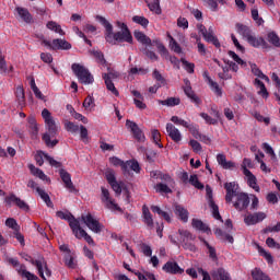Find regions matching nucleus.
<instances>
[{
    "label": "nucleus",
    "mask_w": 280,
    "mask_h": 280,
    "mask_svg": "<svg viewBox=\"0 0 280 280\" xmlns=\"http://www.w3.org/2000/svg\"><path fill=\"white\" fill-rule=\"evenodd\" d=\"M63 126L68 132H78L80 130V127L69 120H65Z\"/></svg>",
    "instance_id": "obj_59"
},
{
    "label": "nucleus",
    "mask_w": 280,
    "mask_h": 280,
    "mask_svg": "<svg viewBox=\"0 0 280 280\" xmlns=\"http://www.w3.org/2000/svg\"><path fill=\"white\" fill-rule=\"evenodd\" d=\"M81 220L93 233H102L104 231V225L91 213L82 214Z\"/></svg>",
    "instance_id": "obj_6"
},
{
    "label": "nucleus",
    "mask_w": 280,
    "mask_h": 280,
    "mask_svg": "<svg viewBox=\"0 0 280 280\" xmlns=\"http://www.w3.org/2000/svg\"><path fill=\"white\" fill-rule=\"evenodd\" d=\"M8 262L11 264V266H13L16 271L19 272V275L21 277H24V279L27 280H38V277L32 275L30 271H27L25 269V266L19 264V260L16 258H8Z\"/></svg>",
    "instance_id": "obj_9"
},
{
    "label": "nucleus",
    "mask_w": 280,
    "mask_h": 280,
    "mask_svg": "<svg viewBox=\"0 0 280 280\" xmlns=\"http://www.w3.org/2000/svg\"><path fill=\"white\" fill-rule=\"evenodd\" d=\"M154 189L158 194H172V188L162 183L156 184Z\"/></svg>",
    "instance_id": "obj_51"
},
{
    "label": "nucleus",
    "mask_w": 280,
    "mask_h": 280,
    "mask_svg": "<svg viewBox=\"0 0 280 280\" xmlns=\"http://www.w3.org/2000/svg\"><path fill=\"white\" fill-rule=\"evenodd\" d=\"M205 75L208 78L209 85L214 91V93L217 95L221 96L222 95V90L220 89V85H218V83L215 81L211 80V78H209L207 72H205Z\"/></svg>",
    "instance_id": "obj_54"
},
{
    "label": "nucleus",
    "mask_w": 280,
    "mask_h": 280,
    "mask_svg": "<svg viewBox=\"0 0 280 280\" xmlns=\"http://www.w3.org/2000/svg\"><path fill=\"white\" fill-rule=\"evenodd\" d=\"M213 113H214V117H217V118H212L207 113H201L200 117L202 119H205L206 124H209L210 126H215V125H218V119H220V112L214 110Z\"/></svg>",
    "instance_id": "obj_33"
},
{
    "label": "nucleus",
    "mask_w": 280,
    "mask_h": 280,
    "mask_svg": "<svg viewBox=\"0 0 280 280\" xmlns=\"http://www.w3.org/2000/svg\"><path fill=\"white\" fill-rule=\"evenodd\" d=\"M246 42L250 47H255L256 49H259V47H264L266 45V39L261 36H256L255 34L250 33V35L246 38Z\"/></svg>",
    "instance_id": "obj_22"
},
{
    "label": "nucleus",
    "mask_w": 280,
    "mask_h": 280,
    "mask_svg": "<svg viewBox=\"0 0 280 280\" xmlns=\"http://www.w3.org/2000/svg\"><path fill=\"white\" fill-rule=\"evenodd\" d=\"M57 218H60V220H67L69 222V226L77 240H85L88 244H94L93 237L80 226V221L78 219H74L71 212L69 211H57L56 213Z\"/></svg>",
    "instance_id": "obj_2"
},
{
    "label": "nucleus",
    "mask_w": 280,
    "mask_h": 280,
    "mask_svg": "<svg viewBox=\"0 0 280 280\" xmlns=\"http://www.w3.org/2000/svg\"><path fill=\"white\" fill-rule=\"evenodd\" d=\"M171 121L173 124H175L176 126H183V128H186L187 126H189L188 121H186L185 119L179 118L178 116H173L171 118Z\"/></svg>",
    "instance_id": "obj_64"
},
{
    "label": "nucleus",
    "mask_w": 280,
    "mask_h": 280,
    "mask_svg": "<svg viewBox=\"0 0 280 280\" xmlns=\"http://www.w3.org/2000/svg\"><path fill=\"white\" fill-rule=\"evenodd\" d=\"M167 37L170 38V48L172 49V51H175V54H182L183 52V48H180V45H178V43L176 42V39H174V37H172V35L167 34Z\"/></svg>",
    "instance_id": "obj_45"
},
{
    "label": "nucleus",
    "mask_w": 280,
    "mask_h": 280,
    "mask_svg": "<svg viewBox=\"0 0 280 280\" xmlns=\"http://www.w3.org/2000/svg\"><path fill=\"white\" fill-rule=\"evenodd\" d=\"M42 117L46 124V128L48 129L49 135L55 137L56 132H58V126H56V120H54L51 112H49L47 108H44L42 112Z\"/></svg>",
    "instance_id": "obj_8"
},
{
    "label": "nucleus",
    "mask_w": 280,
    "mask_h": 280,
    "mask_svg": "<svg viewBox=\"0 0 280 280\" xmlns=\"http://www.w3.org/2000/svg\"><path fill=\"white\" fill-rule=\"evenodd\" d=\"M191 226H192V229H196L197 231H202L203 233L211 231V230H209V226H207V224H205L199 219H192Z\"/></svg>",
    "instance_id": "obj_38"
},
{
    "label": "nucleus",
    "mask_w": 280,
    "mask_h": 280,
    "mask_svg": "<svg viewBox=\"0 0 280 280\" xmlns=\"http://www.w3.org/2000/svg\"><path fill=\"white\" fill-rule=\"evenodd\" d=\"M73 73L77 75L81 84H93V74L84 66L80 63H73L71 67Z\"/></svg>",
    "instance_id": "obj_4"
},
{
    "label": "nucleus",
    "mask_w": 280,
    "mask_h": 280,
    "mask_svg": "<svg viewBox=\"0 0 280 280\" xmlns=\"http://www.w3.org/2000/svg\"><path fill=\"white\" fill-rule=\"evenodd\" d=\"M159 104L162 106H178V104H180V98L170 97L164 101H159Z\"/></svg>",
    "instance_id": "obj_50"
},
{
    "label": "nucleus",
    "mask_w": 280,
    "mask_h": 280,
    "mask_svg": "<svg viewBox=\"0 0 280 280\" xmlns=\"http://www.w3.org/2000/svg\"><path fill=\"white\" fill-rule=\"evenodd\" d=\"M14 67L10 66L8 67V63L5 62V58H3V55H0V73L2 75H5L10 73V71H13Z\"/></svg>",
    "instance_id": "obj_40"
},
{
    "label": "nucleus",
    "mask_w": 280,
    "mask_h": 280,
    "mask_svg": "<svg viewBox=\"0 0 280 280\" xmlns=\"http://www.w3.org/2000/svg\"><path fill=\"white\" fill-rule=\"evenodd\" d=\"M151 211H153V213H158V215H161V218H163L166 222H172V217L170 213L161 210L158 206H151Z\"/></svg>",
    "instance_id": "obj_42"
},
{
    "label": "nucleus",
    "mask_w": 280,
    "mask_h": 280,
    "mask_svg": "<svg viewBox=\"0 0 280 280\" xmlns=\"http://www.w3.org/2000/svg\"><path fill=\"white\" fill-rule=\"evenodd\" d=\"M47 30H50V32H55V34H59V36H65V31L62 30V26L58 24L55 21H49L46 24Z\"/></svg>",
    "instance_id": "obj_34"
},
{
    "label": "nucleus",
    "mask_w": 280,
    "mask_h": 280,
    "mask_svg": "<svg viewBox=\"0 0 280 280\" xmlns=\"http://www.w3.org/2000/svg\"><path fill=\"white\" fill-rule=\"evenodd\" d=\"M254 85L258 90V95H260V97H264V100H268L270 94L268 93V90L266 89V84H264V82H261V80L255 79Z\"/></svg>",
    "instance_id": "obj_28"
},
{
    "label": "nucleus",
    "mask_w": 280,
    "mask_h": 280,
    "mask_svg": "<svg viewBox=\"0 0 280 280\" xmlns=\"http://www.w3.org/2000/svg\"><path fill=\"white\" fill-rule=\"evenodd\" d=\"M7 205H16L19 209L22 211H30V206L27 202L23 201L21 198L16 197L15 195H10L5 198Z\"/></svg>",
    "instance_id": "obj_20"
},
{
    "label": "nucleus",
    "mask_w": 280,
    "mask_h": 280,
    "mask_svg": "<svg viewBox=\"0 0 280 280\" xmlns=\"http://www.w3.org/2000/svg\"><path fill=\"white\" fill-rule=\"evenodd\" d=\"M197 27H198L200 34L203 36L205 40H207V43H212V45H214V47L220 49V40H218V37H215V35H213V31H211V28L209 31H207V27H205V25H202V24H199Z\"/></svg>",
    "instance_id": "obj_10"
},
{
    "label": "nucleus",
    "mask_w": 280,
    "mask_h": 280,
    "mask_svg": "<svg viewBox=\"0 0 280 280\" xmlns=\"http://www.w3.org/2000/svg\"><path fill=\"white\" fill-rule=\"evenodd\" d=\"M15 97L20 106H25V90L23 85H18L15 89Z\"/></svg>",
    "instance_id": "obj_35"
},
{
    "label": "nucleus",
    "mask_w": 280,
    "mask_h": 280,
    "mask_svg": "<svg viewBox=\"0 0 280 280\" xmlns=\"http://www.w3.org/2000/svg\"><path fill=\"white\" fill-rule=\"evenodd\" d=\"M36 191L42 200L46 202L47 207H54V203L51 202V199L49 198V195L47 192H45L40 187H37Z\"/></svg>",
    "instance_id": "obj_47"
},
{
    "label": "nucleus",
    "mask_w": 280,
    "mask_h": 280,
    "mask_svg": "<svg viewBox=\"0 0 280 280\" xmlns=\"http://www.w3.org/2000/svg\"><path fill=\"white\" fill-rule=\"evenodd\" d=\"M162 270L168 275H183V272H185V269L180 268L176 261H167L162 267Z\"/></svg>",
    "instance_id": "obj_19"
},
{
    "label": "nucleus",
    "mask_w": 280,
    "mask_h": 280,
    "mask_svg": "<svg viewBox=\"0 0 280 280\" xmlns=\"http://www.w3.org/2000/svg\"><path fill=\"white\" fill-rule=\"evenodd\" d=\"M267 40L270 43V45H273V47H280V38L279 35L275 32H270L267 34Z\"/></svg>",
    "instance_id": "obj_43"
},
{
    "label": "nucleus",
    "mask_w": 280,
    "mask_h": 280,
    "mask_svg": "<svg viewBox=\"0 0 280 280\" xmlns=\"http://www.w3.org/2000/svg\"><path fill=\"white\" fill-rule=\"evenodd\" d=\"M186 128L189 130L190 133H192L195 139H200V131L198 130V126L188 122V126Z\"/></svg>",
    "instance_id": "obj_63"
},
{
    "label": "nucleus",
    "mask_w": 280,
    "mask_h": 280,
    "mask_svg": "<svg viewBox=\"0 0 280 280\" xmlns=\"http://www.w3.org/2000/svg\"><path fill=\"white\" fill-rule=\"evenodd\" d=\"M42 45L47 47V49L58 50V49H71V44L66 39H54L52 42L42 38Z\"/></svg>",
    "instance_id": "obj_7"
},
{
    "label": "nucleus",
    "mask_w": 280,
    "mask_h": 280,
    "mask_svg": "<svg viewBox=\"0 0 280 280\" xmlns=\"http://www.w3.org/2000/svg\"><path fill=\"white\" fill-rule=\"evenodd\" d=\"M254 167H255V163H253L252 159L245 158L243 160V163L241 165L243 174H246V172H250L249 170H253Z\"/></svg>",
    "instance_id": "obj_48"
},
{
    "label": "nucleus",
    "mask_w": 280,
    "mask_h": 280,
    "mask_svg": "<svg viewBox=\"0 0 280 280\" xmlns=\"http://www.w3.org/2000/svg\"><path fill=\"white\" fill-rule=\"evenodd\" d=\"M166 132L175 143H180L183 141V133H180V130H178L172 122L166 124Z\"/></svg>",
    "instance_id": "obj_16"
},
{
    "label": "nucleus",
    "mask_w": 280,
    "mask_h": 280,
    "mask_svg": "<svg viewBox=\"0 0 280 280\" xmlns=\"http://www.w3.org/2000/svg\"><path fill=\"white\" fill-rule=\"evenodd\" d=\"M105 178L107 180V183L109 185H113V183H116L117 182V178L115 177V171L108 168L106 172H105Z\"/></svg>",
    "instance_id": "obj_61"
},
{
    "label": "nucleus",
    "mask_w": 280,
    "mask_h": 280,
    "mask_svg": "<svg viewBox=\"0 0 280 280\" xmlns=\"http://www.w3.org/2000/svg\"><path fill=\"white\" fill-rule=\"evenodd\" d=\"M33 264L34 266H36L38 270V275L39 277L43 278V280H47L46 277H51V270H49V267H47V261H45V259L42 258V259L35 260Z\"/></svg>",
    "instance_id": "obj_15"
},
{
    "label": "nucleus",
    "mask_w": 280,
    "mask_h": 280,
    "mask_svg": "<svg viewBox=\"0 0 280 280\" xmlns=\"http://www.w3.org/2000/svg\"><path fill=\"white\" fill-rule=\"evenodd\" d=\"M132 172H135V174H141V166L139 165V162L136 160L126 161L122 174L125 176H132Z\"/></svg>",
    "instance_id": "obj_12"
},
{
    "label": "nucleus",
    "mask_w": 280,
    "mask_h": 280,
    "mask_svg": "<svg viewBox=\"0 0 280 280\" xmlns=\"http://www.w3.org/2000/svg\"><path fill=\"white\" fill-rule=\"evenodd\" d=\"M185 93L187 97L195 102V104H200V98L194 93L190 86L185 88Z\"/></svg>",
    "instance_id": "obj_57"
},
{
    "label": "nucleus",
    "mask_w": 280,
    "mask_h": 280,
    "mask_svg": "<svg viewBox=\"0 0 280 280\" xmlns=\"http://www.w3.org/2000/svg\"><path fill=\"white\" fill-rule=\"evenodd\" d=\"M83 108L91 113L93 108H95V98L93 96L89 95L84 101H83Z\"/></svg>",
    "instance_id": "obj_46"
},
{
    "label": "nucleus",
    "mask_w": 280,
    "mask_h": 280,
    "mask_svg": "<svg viewBox=\"0 0 280 280\" xmlns=\"http://www.w3.org/2000/svg\"><path fill=\"white\" fill-rule=\"evenodd\" d=\"M59 175L68 191H70L71 194L78 191V189H75V186L73 185V182L71 180V174H69V172L60 170Z\"/></svg>",
    "instance_id": "obj_18"
},
{
    "label": "nucleus",
    "mask_w": 280,
    "mask_h": 280,
    "mask_svg": "<svg viewBox=\"0 0 280 280\" xmlns=\"http://www.w3.org/2000/svg\"><path fill=\"white\" fill-rule=\"evenodd\" d=\"M217 162L223 170H235L237 167L233 161H226V155L222 153L217 155Z\"/></svg>",
    "instance_id": "obj_23"
},
{
    "label": "nucleus",
    "mask_w": 280,
    "mask_h": 280,
    "mask_svg": "<svg viewBox=\"0 0 280 280\" xmlns=\"http://www.w3.org/2000/svg\"><path fill=\"white\" fill-rule=\"evenodd\" d=\"M113 77V73L103 74V80L105 81L106 88L113 93V95L119 96V91H117V88H115V84L113 81H110V78Z\"/></svg>",
    "instance_id": "obj_31"
},
{
    "label": "nucleus",
    "mask_w": 280,
    "mask_h": 280,
    "mask_svg": "<svg viewBox=\"0 0 280 280\" xmlns=\"http://www.w3.org/2000/svg\"><path fill=\"white\" fill-rule=\"evenodd\" d=\"M262 150H265L266 154H269L271 161H277V154L270 144L267 142L262 143Z\"/></svg>",
    "instance_id": "obj_56"
},
{
    "label": "nucleus",
    "mask_w": 280,
    "mask_h": 280,
    "mask_svg": "<svg viewBox=\"0 0 280 280\" xmlns=\"http://www.w3.org/2000/svg\"><path fill=\"white\" fill-rule=\"evenodd\" d=\"M142 218L148 229H154V219L152 218V213L150 212L148 206L142 207Z\"/></svg>",
    "instance_id": "obj_25"
},
{
    "label": "nucleus",
    "mask_w": 280,
    "mask_h": 280,
    "mask_svg": "<svg viewBox=\"0 0 280 280\" xmlns=\"http://www.w3.org/2000/svg\"><path fill=\"white\" fill-rule=\"evenodd\" d=\"M96 21H98L101 25L105 26V38L109 45H115L116 43H129V45H132V34H130V30H128V25H126V23L117 22V27H119L121 32L113 33V25L108 23L106 18L98 15L96 16Z\"/></svg>",
    "instance_id": "obj_1"
},
{
    "label": "nucleus",
    "mask_w": 280,
    "mask_h": 280,
    "mask_svg": "<svg viewBox=\"0 0 280 280\" xmlns=\"http://www.w3.org/2000/svg\"><path fill=\"white\" fill-rule=\"evenodd\" d=\"M132 22L137 23V25H141V27H148L150 25V21L145 16L135 15L132 18Z\"/></svg>",
    "instance_id": "obj_49"
},
{
    "label": "nucleus",
    "mask_w": 280,
    "mask_h": 280,
    "mask_svg": "<svg viewBox=\"0 0 280 280\" xmlns=\"http://www.w3.org/2000/svg\"><path fill=\"white\" fill-rule=\"evenodd\" d=\"M131 94L133 95V104L140 109V110H145L148 108V105L143 103V95L140 94L139 91L132 90Z\"/></svg>",
    "instance_id": "obj_26"
},
{
    "label": "nucleus",
    "mask_w": 280,
    "mask_h": 280,
    "mask_svg": "<svg viewBox=\"0 0 280 280\" xmlns=\"http://www.w3.org/2000/svg\"><path fill=\"white\" fill-rule=\"evenodd\" d=\"M171 244L175 246H183L185 250H190L191 253H196V245L194 242L196 241V235L191 234L189 230L179 229L177 234H173L168 236Z\"/></svg>",
    "instance_id": "obj_3"
},
{
    "label": "nucleus",
    "mask_w": 280,
    "mask_h": 280,
    "mask_svg": "<svg viewBox=\"0 0 280 280\" xmlns=\"http://www.w3.org/2000/svg\"><path fill=\"white\" fill-rule=\"evenodd\" d=\"M246 180H247V185L248 187H250L252 189H254V191L259 192V185H257V177L253 174V172L250 171H245V173H243Z\"/></svg>",
    "instance_id": "obj_24"
},
{
    "label": "nucleus",
    "mask_w": 280,
    "mask_h": 280,
    "mask_svg": "<svg viewBox=\"0 0 280 280\" xmlns=\"http://www.w3.org/2000/svg\"><path fill=\"white\" fill-rule=\"evenodd\" d=\"M236 32H237V34L243 36V38H245V40L249 37L250 34H253V32L250 31V28L248 26L241 24V23L236 24Z\"/></svg>",
    "instance_id": "obj_36"
},
{
    "label": "nucleus",
    "mask_w": 280,
    "mask_h": 280,
    "mask_svg": "<svg viewBox=\"0 0 280 280\" xmlns=\"http://www.w3.org/2000/svg\"><path fill=\"white\" fill-rule=\"evenodd\" d=\"M43 141L46 143L47 148H55V145H58V140H51V136L49 133H44Z\"/></svg>",
    "instance_id": "obj_53"
},
{
    "label": "nucleus",
    "mask_w": 280,
    "mask_h": 280,
    "mask_svg": "<svg viewBox=\"0 0 280 280\" xmlns=\"http://www.w3.org/2000/svg\"><path fill=\"white\" fill-rule=\"evenodd\" d=\"M211 275L215 280H233L231 279V275L229 273V271H226L224 268H219L212 271Z\"/></svg>",
    "instance_id": "obj_29"
},
{
    "label": "nucleus",
    "mask_w": 280,
    "mask_h": 280,
    "mask_svg": "<svg viewBox=\"0 0 280 280\" xmlns=\"http://www.w3.org/2000/svg\"><path fill=\"white\" fill-rule=\"evenodd\" d=\"M250 69H252V73H254L256 78H259L260 80H265V82H270V78L264 74V72H261V70L257 67V65L253 63L250 66Z\"/></svg>",
    "instance_id": "obj_39"
},
{
    "label": "nucleus",
    "mask_w": 280,
    "mask_h": 280,
    "mask_svg": "<svg viewBox=\"0 0 280 280\" xmlns=\"http://www.w3.org/2000/svg\"><path fill=\"white\" fill-rule=\"evenodd\" d=\"M5 226H8L9 229H12V231H19L20 229L19 223L14 218L7 219Z\"/></svg>",
    "instance_id": "obj_62"
},
{
    "label": "nucleus",
    "mask_w": 280,
    "mask_h": 280,
    "mask_svg": "<svg viewBox=\"0 0 280 280\" xmlns=\"http://www.w3.org/2000/svg\"><path fill=\"white\" fill-rule=\"evenodd\" d=\"M101 201L104 205V207L106 209H109V211H119L121 212V208L119 207V205H117V202L115 201V199H113V197H110V191H108V189L102 187L101 188Z\"/></svg>",
    "instance_id": "obj_5"
},
{
    "label": "nucleus",
    "mask_w": 280,
    "mask_h": 280,
    "mask_svg": "<svg viewBox=\"0 0 280 280\" xmlns=\"http://www.w3.org/2000/svg\"><path fill=\"white\" fill-rule=\"evenodd\" d=\"M15 11L18 12L20 19H22V21H24L25 23H32V14L30 13V11L25 8L22 7H18L15 8Z\"/></svg>",
    "instance_id": "obj_32"
},
{
    "label": "nucleus",
    "mask_w": 280,
    "mask_h": 280,
    "mask_svg": "<svg viewBox=\"0 0 280 280\" xmlns=\"http://www.w3.org/2000/svg\"><path fill=\"white\" fill-rule=\"evenodd\" d=\"M133 36L136 40H138V43H141V45H148V46L152 45V39H150V37H148V35H145L141 31H135Z\"/></svg>",
    "instance_id": "obj_30"
},
{
    "label": "nucleus",
    "mask_w": 280,
    "mask_h": 280,
    "mask_svg": "<svg viewBox=\"0 0 280 280\" xmlns=\"http://www.w3.org/2000/svg\"><path fill=\"white\" fill-rule=\"evenodd\" d=\"M175 213L178 215L182 222H187L189 220V212L183 206H176Z\"/></svg>",
    "instance_id": "obj_37"
},
{
    "label": "nucleus",
    "mask_w": 280,
    "mask_h": 280,
    "mask_svg": "<svg viewBox=\"0 0 280 280\" xmlns=\"http://www.w3.org/2000/svg\"><path fill=\"white\" fill-rule=\"evenodd\" d=\"M206 194L207 199L209 202L210 209H212V215L214 220H220L222 222V217L220 215V210L218 208V205L213 201V190L210 188V186H206Z\"/></svg>",
    "instance_id": "obj_11"
},
{
    "label": "nucleus",
    "mask_w": 280,
    "mask_h": 280,
    "mask_svg": "<svg viewBox=\"0 0 280 280\" xmlns=\"http://www.w3.org/2000/svg\"><path fill=\"white\" fill-rule=\"evenodd\" d=\"M201 242H203L205 246L208 248L209 257L213 260L218 259V255L215 254V248L211 247L207 241H205L202 237H199Z\"/></svg>",
    "instance_id": "obj_58"
},
{
    "label": "nucleus",
    "mask_w": 280,
    "mask_h": 280,
    "mask_svg": "<svg viewBox=\"0 0 280 280\" xmlns=\"http://www.w3.org/2000/svg\"><path fill=\"white\" fill-rule=\"evenodd\" d=\"M189 183L196 189H205V185H202V183H200V180L198 179V175H190Z\"/></svg>",
    "instance_id": "obj_55"
},
{
    "label": "nucleus",
    "mask_w": 280,
    "mask_h": 280,
    "mask_svg": "<svg viewBox=\"0 0 280 280\" xmlns=\"http://www.w3.org/2000/svg\"><path fill=\"white\" fill-rule=\"evenodd\" d=\"M151 135L155 145H158L159 148H163V144H161V132L156 129H153L151 131Z\"/></svg>",
    "instance_id": "obj_60"
},
{
    "label": "nucleus",
    "mask_w": 280,
    "mask_h": 280,
    "mask_svg": "<svg viewBox=\"0 0 280 280\" xmlns=\"http://www.w3.org/2000/svg\"><path fill=\"white\" fill-rule=\"evenodd\" d=\"M228 56H230V58H232V60H234L236 65H240V67H246V61L240 58L237 54H235V51L233 50L228 51Z\"/></svg>",
    "instance_id": "obj_52"
},
{
    "label": "nucleus",
    "mask_w": 280,
    "mask_h": 280,
    "mask_svg": "<svg viewBox=\"0 0 280 280\" xmlns=\"http://www.w3.org/2000/svg\"><path fill=\"white\" fill-rule=\"evenodd\" d=\"M267 214L265 212H255L253 214H248L244 218L245 224L247 226H253L254 224H259V222H264L266 220Z\"/></svg>",
    "instance_id": "obj_14"
},
{
    "label": "nucleus",
    "mask_w": 280,
    "mask_h": 280,
    "mask_svg": "<svg viewBox=\"0 0 280 280\" xmlns=\"http://www.w3.org/2000/svg\"><path fill=\"white\" fill-rule=\"evenodd\" d=\"M28 170H30L31 174H33V176H36L40 180H46V183H51V179H49V177L46 176L45 172H43V170L34 166V164H30Z\"/></svg>",
    "instance_id": "obj_27"
},
{
    "label": "nucleus",
    "mask_w": 280,
    "mask_h": 280,
    "mask_svg": "<svg viewBox=\"0 0 280 280\" xmlns=\"http://www.w3.org/2000/svg\"><path fill=\"white\" fill-rule=\"evenodd\" d=\"M126 126L131 130L135 139H137L138 141H145V136L143 135V131L139 129V126H137L136 122L131 120H127Z\"/></svg>",
    "instance_id": "obj_21"
},
{
    "label": "nucleus",
    "mask_w": 280,
    "mask_h": 280,
    "mask_svg": "<svg viewBox=\"0 0 280 280\" xmlns=\"http://www.w3.org/2000/svg\"><path fill=\"white\" fill-rule=\"evenodd\" d=\"M214 234L217 235V237H219L220 240H223V242H229L230 244H233V237L226 233L223 232L222 229H217L214 231Z\"/></svg>",
    "instance_id": "obj_41"
},
{
    "label": "nucleus",
    "mask_w": 280,
    "mask_h": 280,
    "mask_svg": "<svg viewBox=\"0 0 280 280\" xmlns=\"http://www.w3.org/2000/svg\"><path fill=\"white\" fill-rule=\"evenodd\" d=\"M109 163H110V165H113V167H120L121 172H124V170H126V162H124L121 159H119L117 156L109 158Z\"/></svg>",
    "instance_id": "obj_44"
},
{
    "label": "nucleus",
    "mask_w": 280,
    "mask_h": 280,
    "mask_svg": "<svg viewBox=\"0 0 280 280\" xmlns=\"http://www.w3.org/2000/svg\"><path fill=\"white\" fill-rule=\"evenodd\" d=\"M234 198H236V201L234 202L235 209L238 211H242L250 205V199L248 198V195L245 192H238Z\"/></svg>",
    "instance_id": "obj_17"
},
{
    "label": "nucleus",
    "mask_w": 280,
    "mask_h": 280,
    "mask_svg": "<svg viewBox=\"0 0 280 280\" xmlns=\"http://www.w3.org/2000/svg\"><path fill=\"white\" fill-rule=\"evenodd\" d=\"M224 189L226 190L225 195V201L226 202H233V198L236 197L237 189H240V186L235 182H230L224 184Z\"/></svg>",
    "instance_id": "obj_13"
}]
</instances>
